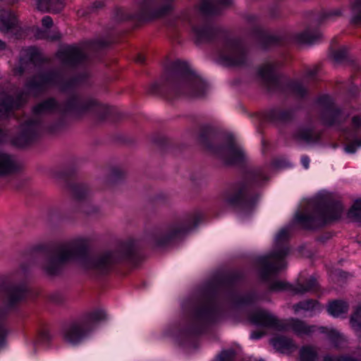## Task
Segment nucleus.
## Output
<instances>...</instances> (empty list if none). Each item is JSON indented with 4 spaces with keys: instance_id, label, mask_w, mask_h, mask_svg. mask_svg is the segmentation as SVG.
Returning <instances> with one entry per match:
<instances>
[{
    "instance_id": "nucleus-20",
    "label": "nucleus",
    "mask_w": 361,
    "mask_h": 361,
    "mask_svg": "<svg viewBox=\"0 0 361 361\" xmlns=\"http://www.w3.org/2000/svg\"><path fill=\"white\" fill-rule=\"evenodd\" d=\"M268 178L265 168H252L250 166V218L255 212L261 197V192L258 188L262 186Z\"/></svg>"
},
{
    "instance_id": "nucleus-49",
    "label": "nucleus",
    "mask_w": 361,
    "mask_h": 361,
    "mask_svg": "<svg viewBox=\"0 0 361 361\" xmlns=\"http://www.w3.org/2000/svg\"><path fill=\"white\" fill-rule=\"evenodd\" d=\"M51 340V336L48 330L41 329L37 333V341L42 343H48Z\"/></svg>"
},
{
    "instance_id": "nucleus-36",
    "label": "nucleus",
    "mask_w": 361,
    "mask_h": 361,
    "mask_svg": "<svg viewBox=\"0 0 361 361\" xmlns=\"http://www.w3.org/2000/svg\"><path fill=\"white\" fill-rule=\"evenodd\" d=\"M37 7L45 12H59L63 7V0H37Z\"/></svg>"
},
{
    "instance_id": "nucleus-50",
    "label": "nucleus",
    "mask_w": 361,
    "mask_h": 361,
    "mask_svg": "<svg viewBox=\"0 0 361 361\" xmlns=\"http://www.w3.org/2000/svg\"><path fill=\"white\" fill-rule=\"evenodd\" d=\"M332 56L335 61H342L347 56L346 50L344 48L334 50L332 51Z\"/></svg>"
},
{
    "instance_id": "nucleus-38",
    "label": "nucleus",
    "mask_w": 361,
    "mask_h": 361,
    "mask_svg": "<svg viewBox=\"0 0 361 361\" xmlns=\"http://www.w3.org/2000/svg\"><path fill=\"white\" fill-rule=\"evenodd\" d=\"M350 324L355 334L361 337V304L356 307L350 315Z\"/></svg>"
},
{
    "instance_id": "nucleus-13",
    "label": "nucleus",
    "mask_w": 361,
    "mask_h": 361,
    "mask_svg": "<svg viewBox=\"0 0 361 361\" xmlns=\"http://www.w3.org/2000/svg\"><path fill=\"white\" fill-rule=\"evenodd\" d=\"M250 323L279 331L292 329L297 335L310 336L314 332V325H307L304 321L296 318L290 319L288 322L279 319L269 311L258 308L254 311L250 309Z\"/></svg>"
},
{
    "instance_id": "nucleus-56",
    "label": "nucleus",
    "mask_w": 361,
    "mask_h": 361,
    "mask_svg": "<svg viewBox=\"0 0 361 361\" xmlns=\"http://www.w3.org/2000/svg\"><path fill=\"white\" fill-rule=\"evenodd\" d=\"M53 23H54L52 18L49 16H46L42 19V25L45 28H51L53 25Z\"/></svg>"
},
{
    "instance_id": "nucleus-37",
    "label": "nucleus",
    "mask_w": 361,
    "mask_h": 361,
    "mask_svg": "<svg viewBox=\"0 0 361 361\" xmlns=\"http://www.w3.org/2000/svg\"><path fill=\"white\" fill-rule=\"evenodd\" d=\"M200 12L206 17L215 16L221 13V8L212 0H202L199 5Z\"/></svg>"
},
{
    "instance_id": "nucleus-47",
    "label": "nucleus",
    "mask_w": 361,
    "mask_h": 361,
    "mask_svg": "<svg viewBox=\"0 0 361 361\" xmlns=\"http://www.w3.org/2000/svg\"><path fill=\"white\" fill-rule=\"evenodd\" d=\"M271 166L275 169L290 167L289 161L283 157L274 159L271 162Z\"/></svg>"
},
{
    "instance_id": "nucleus-1",
    "label": "nucleus",
    "mask_w": 361,
    "mask_h": 361,
    "mask_svg": "<svg viewBox=\"0 0 361 361\" xmlns=\"http://www.w3.org/2000/svg\"><path fill=\"white\" fill-rule=\"evenodd\" d=\"M239 271L220 273L207 281L197 295L181 302L183 317L164 331L180 346L197 348L200 336L226 319L248 320V289L242 286Z\"/></svg>"
},
{
    "instance_id": "nucleus-39",
    "label": "nucleus",
    "mask_w": 361,
    "mask_h": 361,
    "mask_svg": "<svg viewBox=\"0 0 361 361\" xmlns=\"http://www.w3.org/2000/svg\"><path fill=\"white\" fill-rule=\"evenodd\" d=\"M300 361H317L318 353L311 345H303L299 351Z\"/></svg>"
},
{
    "instance_id": "nucleus-6",
    "label": "nucleus",
    "mask_w": 361,
    "mask_h": 361,
    "mask_svg": "<svg viewBox=\"0 0 361 361\" xmlns=\"http://www.w3.org/2000/svg\"><path fill=\"white\" fill-rule=\"evenodd\" d=\"M53 176L61 180L65 189L70 192L74 206L68 211L59 207L50 209L49 219L56 222H73L79 214H96L99 209L89 200L91 189L88 185L78 181V173L75 167L64 166L53 171Z\"/></svg>"
},
{
    "instance_id": "nucleus-14",
    "label": "nucleus",
    "mask_w": 361,
    "mask_h": 361,
    "mask_svg": "<svg viewBox=\"0 0 361 361\" xmlns=\"http://www.w3.org/2000/svg\"><path fill=\"white\" fill-rule=\"evenodd\" d=\"M220 199L239 218H246L248 216V178L245 176L241 180L227 184L220 194Z\"/></svg>"
},
{
    "instance_id": "nucleus-63",
    "label": "nucleus",
    "mask_w": 361,
    "mask_h": 361,
    "mask_svg": "<svg viewBox=\"0 0 361 361\" xmlns=\"http://www.w3.org/2000/svg\"><path fill=\"white\" fill-rule=\"evenodd\" d=\"M318 70L317 68L310 69L307 71V75L309 78H314L317 76Z\"/></svg>"
},
{
    "instance_id": "nucleus-24",
    "label": "nucleus",
    "mask_w": 361,
    "mask_h": 361,
    "mask_svg": "<svg viewBox=\"0 0 361 361\" xmlns=\"http://www.w3.org/2000/svg\"><path fill=\"white\" fill-rule=\"evenodd\" d=\"M251 33L255 35L258 47L264 51H269L281 46L283 43L284 39L282 35L272 34L261 26H257L252 30L250 28V35Z\"/></svg>"
},
{
    "instance_id": "nucleus-21",
    "label": "nucleus",
    "mask_w": 361,
    "mask_h": 361,
    "mask_svg": "<svg viewBox=\"0 0 361 361\" xmlns=\"http://www.w3.org/2000/svg\"><path fill=\"white\" fill-rule=\"evenodd\" d=\"M38 137L36 121L29 120L20 125L18 130L12 137L11 143L18 148L24 149L33 145Z\"/></svg>"
},
{
    "instance_id": "nucleus-46",
    "label": "nucleus",
    "mask_w": 361,
    "mask_h": 361,
    "mask_svg": "<svg viewBox=\"0 0 361 361\" xmlns=\"http://www.w3.org/2000/svg\"><path fill=\"white\" fill-rule=\"evenodd\" d=\"M359 147H361V139L355 138L345 145L344 151L348 154H355Z\"/></svg>"
},
{
    "instance_id": "nucleus-60",
    "label": "nucleus",
    "mask_w": 361,
    "mask_h": 361,
    "mask_svg": "<svg viewBox=\"0 0 361 361\" xmlns=\"http://www.w3.org/2000/svg\"><path fill=\"white\" fill-rule=\"evenodd\" d=\"M300 163L305 169L310 168V159L307 155H302L300 158Z\"/></svg>"
},
{
    "instance_id": "nucleus-48",
    "label": "nucleus",
    "mask_w": 361,
    "mask_h": 361,
    "mask_svg": "<svg viewBox=\"0 0 361 361\" xmlns=\"http://www.w3.org/2000/svg\"><path fill=\"white\" fill-rule=\"evenodd\" d=\"M93 48L97 49H104L109 47L111 44V42L105 39H94L91 43Z\"/></svg>"
},
{
    "instance_id": "nucleus-52",
    "label": "nucleus",
    "mask_w": 361,
    "mask_h": 361,
    "mask_svg": "<svg viewBox=\"0 0 361 361\" xmlns=\"http://www.w3.org/2000/svg\"><path fill=\"white\" fill-rule=\"evenodd\" d=\"M266 298V294L260 295L257 291L250 287V307L256 300H264Z\"/></svg>"
},
{
    "instance_id": "nucleus-55",
    "label": "nucleus",
    "mask_w": 361,
    "mask_h": 361,
    "mask_svg": "<svg viewBox=\"0 0 361 361\" xmlns=\"http://www.w3.org/2000/svg\"><path fill=\"white\" fill-rule=\"evenodd\" d=\"M269 15L272 19L279 18L281 16L280 7L278 5L271 6L269 9Z\"/></svg>"
},
{
    "instance_id": "nucleus-59",
    "label": "nucleus",
    "mask_w": 361,
    "mask_h": 361,
    "mask_svg": "<svg viewBox=\"0 0 361 361\" xmlns=\"http://www.w3.org/2000/svg\"><path fill=\"white\" fill-rule=\"evenodd\" d=\"M348 92L351 97H355L359 93V87H357V85L352 84L349 87Z\"/></svg>"
},
{
    "instance_id": "nucleus-35",
    "label": "nucleus",
    "mask_w": 361,
    "mask_h": 361,
    "mask_svg": "<svg viewBox=\"0 0 361 361\" xmlns=\"http://www.w3.org/2000/svg\"><path fill=\"white\" fill-rule=\"evenodd\" d=\"M293 308L295 312H298L301 310L310 312H320L322 307L318 300L314 299H307L299 301L293 305Z\"/></svg>"
},
{
    "instance_id": "nucleus-45",
    "label": "nucleus",
    "mask_w": 361,
    "mask_h": 361,
    "mask_svg": "<svg viewBox=\"0 0 361 361\" xmlns=\"http://www.w3.org/2000/svg\"><path fill=\"white\" fill-rule=\"evenodd\" d=\"M323 361H360L355 357L348 355H326L324 357Z\"/></svg>"
},
{
    "instance_id": "nucleus-23",
    "label": "nucleus",
    "mask_w": 361,
    "mask_h": 361,
    "mask_svg": "<svg viewBox=\"0 0 361 361\" xmlns=\"http://www.w3.org/2000/svg\"><path fill=\"white\" fill-rule=\"evenodd\" d=\"M56 57L65 66L77 68L87 59L84 50L76 44H67L56 53Z\"/></svg>"
},
{
    "instance_id": "nucleus-10",
    "label": "nucleus",
    "mask_w": 361,
    "mask_h": 361,
    "mask_svg": "<svg viewBox=\"0 0 361 361\" xmlns=\"http://www.w3.org/2000/svg\"><path fill=\"white\" fill-rule=\"evenodd\" d=\"M29 293L30 288L25 283H0V300L3 305L0 310V350L6 345L11 331L8 321L10 312L16 310L21 302L25 301Z\"/></svg>"
},
{
    "instance_id": "nucleus-16",
    "label": "nucleus",
    "mask_w": 361,
    "mask_h": 361,
    "mask_svg": "<svg viewBox=\"0 0 361 361\" xmlns=\"http://www.w3.org/2000/svg\"><path fill=\"white\" fill-rule=\"evenodd\" d=\"M166 3L158 8H154L155 0H135L136 11L128 13L123 19L135 21L138 24L146 23L163 18L174 9L175 0H165Z\"/></svg>"
},
{
    "instance_id": "nucleus-26",
    "label": "nucleus",
    "mask_w": 361,
    "mask_h": 361,
    "mask_svg": "<svg viewBox=\"0 0 361 361\" xmlns=\"http://www.w3.org/2000/svg\"><path fill=\"white\" fill-rule=\"evenodd\" d=\"M89 78L90 74L86 71L78 73L67 80H64L61 75L59 90L64 93L72 92L79 86L86 85Z\"/></svg>"
},
{
    "instance_id": "nucleus-57",
    "label": "nucleus",
    "mask_w": 361,
    "mask_h": 361,
    "mask_svg": "<svg viewBox=\"0 0 361 361\" xmlns=\"http://www.w3.org/2000/svg\"><path fill=\"white\" fill-rule=\"evenodd\" d=\"M266 335L264 331L257 330L252 332L250 338L253 340H259Z\"/></svg>"
},
{
    "instance_id": "nucleus-18",
    "label": "nucleus",
    "mask_w": 361,
    "mask_h": 361,
    "mask_svg": "<svg viewBox=\"0 0 361 361\" xmlns=\"http://www.w3.org/2000/svg\"><path fill=\"white\" fill-rule=\"evenodd\" d=\"M319 107V118L321 123L328 127L341 125L343 110L338 106L334 98L329 94H322L315 100Z\"/></svg>"
},
{
    "instance_id": "nucleus-15",
    "label": "nucleus",
    "mask_w": 361,
    "mask_h": 361,
    "mask_svg": "<svg viewBox=\"0 0 361 361\" xmlns=\"http://www.w3.org/2000/svg\"><path fill=\"white\" fill-rule=\"evenodd\" d=\"M106 318L103 310L96 309L87 312L78 319L73 322L64 334L65 340L72 345L82 342L92 331L94 324Z\"/></svg>"
},
{
    "instance_id": "nucleus-54",
    "label": "nucleus",
    "mask_w": 361,
    "mask_h": 361,
    "mask_svg": "<svg viewBox=\"0 0 361 361\" xmlns=\"http://www.w3.org/2000/svg\"><path fill=\"white\" fill-rule=\"evenodd\" d=\"M351 124L356 134L361 129V115L353 116L351 118Z\"/></svg>"
},
{
    "instance_id": "nucleus-12",
    "label": "nucleus",
    "mask_w": 361,
    "mask_h": 361,
    "mask_svg": "<svg viewBox=\"0 0 361 361\" xmlns=\"http://www.w3.org/2000/svg\"><path fill=\"white\" fill-rule=\"evenodd\" d=\"M276 69L277 65L274 62L264 63L257 69V75L267 92L279 93L286 97L292 94L300 99H305L309 95V90L302 82L290 78L283 82L281 75L276 73Z\"/></svg>"
},
{
    "instance_id": "nucleus-25",
    "label": "nucleus",
    "mask_w": 361,
    "mask_h": 361,
    "mask_svg": "<svg viewBox=\"0 0 361 361\" xmlns=\"http://www.w3.org/2000/svg\"><path fill=\"white\" fill-rule=\"evenodd\" d=\"M292 137L298 142L313 145L321 141L322 133L316 132L312 126H300L295 130Z\"/></svg>"
},
{
    "instance_id": "nucleus-3",
    "label": "nucleus",
    "mask_w": 361,
    "mask_h": 361,
    "mask_svg": "<svg viewBox=\"0 0 361 361\" xmlns=\"http://www.w3.org/2000/svg\"><path fill=\"white\" fill-rule=\"evenodd\" d=\"M208 83L184 61L176 59L164 70L159 79L147 88V93L171 101L180 97L200 98L205 95Z\"/></svg>"
},
{
    "instance_id": "nucleus-44",
    "label": "nucleus",
    "mask_w": 361,
    "mask_h": 361,
    "mask_svg": "<svg viewBox=\"0 0 361 361\" xmlns=\"http://www.w3.org/2000/svg\"><path fill=\"white\" fill-rule=\"evenodd\" d=\"M236 353L232 348L223 350L213 361H234Z\"/></svg>"
},
{
    "instance_id": "nucleus-29",
    "label": "nucleus",
    "mask_w": 361,
    "mask_h": 361,
    "mask_svg": "<svg viewBox=\"0 0 361 361\" xmlns=\"http://www.w3.org/2000/svg\"><path fill=\"white\" fill-rule=\"evenodd\" d=\"M269 342L276 351L282 353L296 348L293 340L284 335L276 334L270 338Z\"/></svg>"
},
{
    "instance_id": "nucleus-40",
    "label": "nucleus",
    "mask_w": 361,
    "mask_h": 361,
    "mask_svg": "<svg viewBox=\"0 0 361 361\" xmlns=\"http://www.w3.org/2000/svg\"><path fill=\"white\" fill-rule=\"evenodd\" d=\"M125 178V173L117 167L111 168L107 178V181L111 185L121 183Z\"/></svg>"
},
{
    "instance_id": "nucleus-34",
    "label": "nucleus",
    "mask_w": 361,
    "mask_h": 361,
    "mask_svg": "<svg viewBox=\"0 0 361 361\" xmlns=\"http://www.w3.org/2000/svg\"><path fill=\"white\" fill-rule=\"evenodd\" d=\"M17 166L11 157L5 153H0V177L16 172Z\"/></svg>"
},
{
    "instance_id": "nucleus-8",
    "label": "nucleus",
    "mask_w": 361,
    "mask_h": 361,
    "mask_svg": "<svg viewBox=\"0 0 361 361\" xmlns=\"http://www.w3.org/2000/svg\"><path fill=\"white\" fill-rule=\"evenodd\" d=\"M343 212L340 201L321 196L314 200L310 211L296 212L292 222L302 230L313 231L338 221Z\"/></svg>"
},
{
    "instance_id": "nucleus-42",
    "label": "nucleus",
    "mask_w": 361,
    "mask_h": 361,
    "mask_svg": "<svg viewBox=\"0 0 361 361\" xmlns=\"http://www.w3.org/2000/svg\"><path fill=\"white\" fill-rule=\"evenodd\" d=\"M353 16L350 23L353 25H358L361 24V0H355L351 6Z\"/></svg>"
},
{
    "instance_id": "nucleus-43",
    "label": "nucleus",
    "mask_w": 361,
    "mask_h": 361,
    "mask_svg": "<svg viewBox=\"0 0 361 361\" xmlns=\"http://www.w3.org/2000/svg\"><path fill=\"white\" fill-rule=\"evenodd\" d=\"M348 214L350 217L361 221V199H357L354 202L349 209Z\"/></svg>"
},
{
    "instance_id": "nucleus-31",
    "label": "nucleus",
    "mask_w": 361,
    "mask_h": 361,
    "mask_svg": "<svg viewBox=\"0 0 361 361\" xmlns=\"http://www.w3.org/2000/svg\"><path fill=\"white\" fill-rule=\"evenodd\" d=\"M17 24V18L11 10L1 9L0 11V31L8 32L13 30Z\"/></svg>"
},
{
    "instance_id": "nucleus-22",
    "label": "nucleus",
    "mask_w": 361,
    "mask_h": 361,
    "mask_svg": "<svg viewBox=\"0 0 361 361\" xmlns=\"http://www.w3.org/2000/svg\"><path fill=\"white\" fill-rule=\"evenodd\" d=\"M61 73L54 70H50L32 76L25 82V87L37 92H42L47 87L56 86L59 88Z\"/></svg>"
},
{
    "instance_id": "nucleus-32",
    "label": "nucleus",
    "mask_w": 361,
    "mask_h": 361,
    "mask_svg": "<svg viewBox=\"0 0 361 361\" xmlns=\"http://www.w3.org/2000/svg\"><path fill=\"white\" fill-rule=\"evenodd\" d=\"M20 99L15 98L11 94H4L0 99V120L8 116L14 109L19 106Z\"/></svg>"
},
{
    "instance_id": "nucleus-7",
    "label": "nucleus",
    "mask_w": 361,
    "mask_h": 361,
    "mask_svg": "<svg viewBox=\"0 0 361 361\" xmlns=\"http://www.w3.org/2000/svg\"><path fill=\"white\" fill-rule=\"evenodd\" d=\"M199 144L215 154L226 165L240 166L245 161V152L235 136L231 133L221 135L209 125L201 126L197 137Z\"/></svg>"
},
{
    "instance_id": "nucleus-27",
    "label": "nucleus",
    "mask_w": 361,
    "mask_h": 361,
    "mask_svg": "<svg viewBox=\"0 0 361 361\" xmlns=\"http://www.w3.org/2000/svg\"><path fill=\"white\" fill-rule=\"evenodd\" d=\"M295 109H282L279 107H273L265 114L266 118L273 122L281 123H290L295 119Z\"/></svg>"
},
{
    "instance_id": "nucleus-2",
    "label": "nucleus",
    "mask_w": 361,
    "mask_h": 361,
    "mask_svg": "<svg viewBox=\"0 0 361 361\" xmlns=\"http://www.w3.org/2000/svg\"><path fill=\"white\" fill-rule=\"evenodd\" d=\"M30 258L42 253L47 257L43 269L51 276L60 275L66 264L76 262L91 279H100L110 274L118 265L128 263L138 265L145 258V255L135 239L122 242L117 250H107L99 254H90L85 240H77L71 247L63 245L55 255H52V247L49 243L34 245L26 251Z\"/></svg>"
},
{
    "instance_id": "nucleus-64",
    "label": "nucleus",
    "mask_w": 361,
    "mask_h": 361,
    "mask_svg": "<svg viewBox=\"0 0 361 361\" xmlns=\"http://www.w3.org/2000/svg\"><path fill=\"white\" fill-rule=\"evenodd\" d=\"M51 300L56 303H61L63 300L61 296L58 293L51 295Z\"/></svg>"
},
{
    "instance_id": "nucleus-28",
    "label": "nucleus",
    "mask_w": 361,
    "mask_h": 361,
    "mask_svg": "<svg viewBox=\"0 0 361 361\" xmlns=\"http://www.w3.org/2000/svg\"><path fill=\"white\" fill-rule=\"evenodd\" d=\"M152 142L163 152H171L176 154L177 152H182L184 148L183 145L177 144L174 141L158 133L152 135Z\"/></svg>"
},
{
    "instance_id": "nucleus-17",
    "label": "nucleus",
    "mask_w": 361,
    "mask_h": 361,
    "mask_svg": "<svg viewBox=\"0 0 361 361\" xmlns=\"http://www.w3.org/2000/svg\"><path fill=\"white\" fill-rule=\"evenodd\" d=\"M255 264L257 266L260 281L267 285V291L269 293L289 290L295 294H304L307 292H317L318 290V282L315 277L312 276L308 278L305 283H298L296 286L281 281H273V279L278 276L284 268H281L277 274H271L268 281H264L261 276L259 265L257 263Z\"/></svg>"
},
{
    "instance_id": "nucleus-9",
    "label": "nucleus",
    "mask_w": 361,
    "mask_h": 361,
    "mask_svg": "<svg viewBox=\"0 0 361 361\" xmlns=\"http://www.w3.org/2000/svg\"><path fill=\"white\" fill-rule=\"evenodd\" d=\"M204 219L201 212L189 213L178 222L154 227L147 235L152 249H163L196 228Z\"/></svg>"
},
{
    "instance_id": "nucleus-53",
    "label": "nucleus",
    "mask_w": 361,
    "mask_h": 361,
    "mask_svg": "<svg viewBox=\"0 0 361 361\" xmlns=\"http://www.w3.org/2000/svg\"><path fill=\"white\" fill-rule=\"evenodd\" d=\"M66 125V124L65 118L61 117L59 119H58L54 123L51 125L49 129L51 132H55L65 128Z\"/></svg>"
},
{
    "instance_id": "nucleus-41",
    "label": "nucleus",
    "mask_w": 361,
    "mask_h": 361,
    "mask_svg": "<svg viewBox=\"0 0 361 361\" xmlns=\"http://www.w3.org/2000/svg\"><path fill=\"white\" fill-rule=\"evenodd\" d=\"M106 6V2L104 1L97 0L92 3L90 5L87 6L82 11V15L84 17H89L92 14L97 13L100 10L103 9Z\"/></svg>"
},
{
    "instance_id": "nucleus-62",
    "label": "nucleus",
    "mask_w": 361,
    "mask_h": 361,
    "mask_svg": "<svg viewBox=\"0 0 361 361\" xmlns=\"http://www.w3.org/2000/svg\"><path fill=\"white\" fill-rule=\"evenodd\" d=\"M135 61L140 64H144L146 61V57L142 54L140 53L136 56Z\"/></svg>"
},
{
    "instance_id": "nucleus-11",
    "label": "nucleus",
    "mask_w": 361,
    "mask_h": 361,
    "mask_svg": "<svg viewBox=\"0 0 361 361\" xmlns=\"http://www.w3.org/2000/svg\"><path fill=\"white\" fill-rule=\"evenodd\" d=\"M290 233L287 228H282L274 238V248L264 255L252 257L250 254V262L257 263L263 280L268 281L271 274H276L281 268H286V258L289 254Z\"/></svg>"
},
{
    "instance_id": "nucleus-4",
    "label": "nucleus",
    "mask_w": 361,
    "mask_h": 361,
    "mask_svg": "<svg viewBox=\"0 0 361 361\" xmlns=\"http://www.w3.org/2000/svg\"><path fill=\"white\" fill-rule=\"evenodd\" d=\"M193 34L196 43L209 44L212 47L217 61L226 67L245 65L248 59V47L241 39L211 23L196 25L189 15L185 16Z\"/></svg>"
},
{
    "instance_id": "nucleus-58",
    "label": "nucleus",
    "mask_w": 361,
    "mask_h": 361,
    "mask_svg": "<svg viewBox=\"0 0 361 361\" xmlns=\"http://www.w3.org/2000/svg\"><path fill=\"white\" fill-rule=\"evenodd\" d=\"M8 137V132L6 129L0 127V144L4 143L7 141Z\"/></svg>"
},
{
    "instance_id": "nucleus-30",
    "label": "nucleus",
    "mask_w": 361,
    "mask_h": 361,
    "mask_svg": "<svg viewBox=\"0 0 361 361\" xmlns=\"http://www.w3.org/2000/svg\"><path fill=\"white\" fill-rule=\"evenodd\" d=\"M46 60L38 48L34 46L27 47L20 59V62L25 65L32 64L35 66L42 65Z\"/></svg>"
},
{
    "instance_id": "nucleus-33",
    "label": "nucleus",
    "mask_w": 361,
    "mask_h": 361,
    "mask_svg": "<svg viewBox=\"0 0 361 361\" xmlns=\"http://www.w3.org/2000/svg\"><path fill=\"white\" fill-rule=\"evenodd\" d=\"M348 304L342 300H334L329 302L326 310L329 315L337 318L348 311Z\"/></svg>"
},
{
    "instance_id": "nucleus-5",
    "label": "nucleus",
    "mask_w": 361,
    "mask_h": 361,
    "mask_svg": "<svg viewBox=\"0 0 361 361\" xmlns=\"http://www.w3.org/2000/svg\"><path fill=\"white\" fill-rule=\"evenodd\" d=\"M56 110L63 116L73 119H80L89 113L94 114L100 121L117 122L124 118L123 113L117 108L100 103L97 99L73 92L63 102L62 106L54 97H49L32 107V113L39 116Z\"/></svg>"
},
{
    "instance_id": "nucleus-61",
    "label": "nucleus",
    "mask_w": 361,
    "mask_h": 361,
    "mask_svg": "<svg viewBox=\"0 0 361 361\" xmlns=\"http://www.w3.org/2000/svg\"><path fill=\"white\" fill-rule=\"evenodd\" d=\"M219 6L228 7L232 4V0H218L216 4Z\"/></svg>"
},
{
    "instance_id": "nucleus-19",
    "label": "nucleus",
    "mask_w": 361,
    "mask_h": 361,
    "mask_svg": "<svg viewBox=\"0 0 361 361\" xmlns=\"http://www.w3.org/2000/svg\"><path fill=\"white\" fill-rule=\"evenodd\" d=\"M341 16L340 9H332L329 11H322L317 13L314 17L317 27L312 30L310 27L306 28L304 31L295 35V40L299 44H314L318 43L322 37V34L319 28L323 23L327 20L333 19L335 17Z\"/></svg>"
},
{
    "instance_id": "nucleus-51",
    "label": "nucleus",
    "mask_w": 361,
    "mask_h": 361,
    "mask_svg": "<svg viewBox=\"0 0 361 361\" xmlns=\"http://www.w3.org/2000/svg\"><path fill=\"white\" fill-rule=\"evenodd\" d=\"M328 337L330 341L335 346H338L341 340V334L336 330L331 329V331H329V332L328 333Z\"/></svg>"
}]
</instances>
